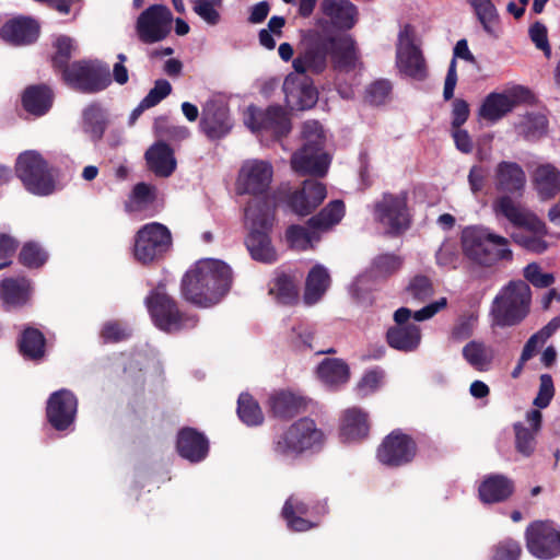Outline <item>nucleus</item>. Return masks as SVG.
Wrapping results in <instances>:
<instances>
[{
	"label": "nucleus",
	"instance_id": "1",
	"mask_svg": "<svg viewBox=\"0 0 560 560\" xmlns=\"http://www.w3.org/2000/svg\"><path fill=\"white\" fill-rule=\"evenodd\" d=\"M233 272L222 260L206 258L195 262L180 280L182 298L198 307L217 305L231 290Z\"/></svg>",
	"mask_w": 560,
	"mask_h": 560
},
{
	"label": "nucleus",
	"instance_id": "2",
	"mask_svg": "<svg viewBox=\"0 0 560 560\" xmlns=\"http://www.w3.org/2000/svg\"><path fill=\"white\" fill-rule=\"evenodd\" d=\"M460 243L464 256L480 267L489 268L513 259L509 240L482 225L466 226Z\"/></svg>",
	"mask_w": 560,
	"mask_h": 560
},
{
	"label": "nucleus",
	"instance_id": "3",
	"mask_svg": "<svg viewBox=\"0 0 560 560\" xmlns=\"http://www.w3.org/2000/svg\"><path fill=\"white\" fill-rule=\"evenodd\" d=\"M324 443L322 429L312 418L303 417L273 436L272 451L279 457L296 459L307 452L319 451Z\"/></svg>",
	"mask_w": 560,
	"mask_h": 560
},
{
	"label": "nucleus",
	"instance_id": "4",
	"mask_svg": "<svg viewBox=\"0 0 560 560\" xmlns=\"http://www.w3.org/2000/svg\"><path fill=\"white\" fill-rule=\"evenodd\" d=\"M532 291L524 280H511L494 296L490 316L492 325L501 328L520 325L529 314Z\"/></svg>",
	"mask_w": 560,
	"mask_h": 560
},
{
	"label": "nucleus",
	"instance_id": "5",
	"mask_svg": "<svg viewBox=\"0 0 560 560\" xmlns=\"http://www.w3.org/2000/svg\"><path fill=\"white\" fill-rule=\"evenodd\" d=\"M144 304L153 324L162 331L175 334L184 329H192L199 318L195 314L184 312L178 302L167 293L166 285L159 282L144 299Z\"/></svg>",
	"mask_w": 560,
	"mask_h": 560
},
{
	"label": "nucleus",
	"instance_id": "6",
	"mask_svg": "<svg viewBox=\"0 0 560 560\" xmlns=\"http://www.w3.org/2000/svg\"><path fill=\"white\" fill-rule=\"evenodd\" d=\"M495 209L504 215L514 226L524 228L533 234L522 232L513 233L512 240L521 247L541 254L547 250L548 244L544 240L548 230L546 223L535 213L516 205L510 196H502L495 201Z\"/></svg>",
	"mask_w": 560,
	"mask_h": 560
},
{
	"label": "nucleus",
	"instance_id": "7",
	"mask_svg": "<svg viewBox=\"0 0 560 560\" xmlns=\"http://www.w3.org/2000/svg\"><path fill=\"white\" fill-rule=\"evenodd\" d=\"M15 175L24 188L36 196H48L56 190L54 170L36 151L21 153L15 162Z\"/></svg>",
	"mask_w": 560,
	"mask_h": 560
},
{
	"label": "nucleus",
	"instance_id": "8",
	"mask_svg": "<svg viewBox=\"0 0 560 560\" xmlns=\"http://www.w3.org/2000/svg\"><path fill=\"white\" fill-rule=\"evenodd\" d=\"M61 79L68 86L84 94L98 93L112 83L108 65L97 59L72 61Z\"/></svg>",
	"mask_w": 560,
	"mask_h": 560
},
{
	"label": "nucleus",
	"instance_id": "9",
	"mask_svg": "<svg viewBox=\"0 0 560 560\" xmlns=\"http://www.w3.org/2000/svg\"><path fill=\"white\" fill-rule=\"evenodd\" d=\"M332 47V36L316 30L308 31L301 42L298 56L292 61L294 71L299 74L323 73Z\"/></svg>",
	"mask_w": 560,
	"mask_h": 560
},
{
	"label": "nucleus",
	"instance_id": "10",
	"mask_svg": "<svg viewBox=\"0 0 560 560\" xmlns=\"http://www.w3.org/2000/svg\"><path fill=\"white\" fill-rule=\"evenodd\" d=\"M173 240L167 226L159 222L147 223L135 235L133 256L142 265L164 258Z\"/></svg>",
	"mask_w": 560,
	"mask_h": 560
},
{
	"label": "nucleus",
	"instance_id": "11",
	"mask_svg": "<svg viewBox=\"0 0 560 560\" xmlns=\"http://www.w3.org/2000/svg\"><path fill=\"white\" fill-rule=\"evenodd\" d=\"M418 452L416 439L401 429H395L377 446L376 459L388 468H400L410 465Z\"/></svg>",
	"mask_w": 560,
	"mask_h": 560
},
{
	"label": "nucleus",
	"instance_id": "12",
	"mask_svg": "<svg viewBox=\"0 0 560 560\" xmlns=\"http://www.w3.org/2000/svg\"><path fill=\"white\" fill-rule=\"evenodd\" d=\"M326 197V185L313 178L303 180L299 187H289L279 192L280 201L299 217L312 214Z\"/></svg>",
	"mask_w": 560,
	"mask_h": 560
},
{
	"label": "nucleus",
	"instance_id": "13",
	"mask_svg": "<svg viewBox=\"0 0 560 560\" xmlns=\"http://www.w3.org/2000/svg\"><path fill=\"white\" fill-rule=\"evenodd\" d=\"M173 22V13L168 7L151 4L138 15L135 31L139 42L152 45L168 37Z\"/></svg>",
	"mask_w": 560,
	"mask_h": 560
},
{
	"label": "nucleus",
	"instance_id": "14",
	"mask_svg": "<svg viewBox=\"0 0 560 560\" xmlns=\"http://www.w3.org/2000/svg\"><path fill=\"white\" fill-rule=\"evenodd\" d=\"M373 214L378 223L386 226L388 234L400 235L410 225L407 192L402 191L397 195L384 192L382 198L374 203Z\"/></svg>",
	"mask_w": 560,
	"mask_h": 560
},
{
	"label": "nucleus",
	"instance_id": "15",
	"mask_svg": "<svg viewBox=\"0 0 560 560\" xmlns=\"http://www.w3.org/2000/svg\"><path fill=\"white\" fill-rule=\"evenodd\" d=\"M245 125L253 132L266 133L273 139L287 137L292 129L290 116L280 105H270L265 109L248 106Z\"/></svg>",
	"mask_w": 560,
	"mask_h": 560
},
{
	"label": "nucleus",
	"instance_id": "16",
	"mask_svg": "<svg viewBox=\"0 0 560 560\" xmlns=\"http://www.w3.org/2000/svg\"><path fill=\"white\" fill-rule=\"evenodd\" d=\"M525 538L528 551L538 559L549 560L560 555V530L550 521L530 523Z\"/></svg>",
	"mask_w": 560,
	"mask_h": 560
},
{
	"label": "nucleus",
	"instance_id": "17",
	"mask_svg": "<svg viewBox=\"0 0 560 560\" xmlns=\"http://www.w3.org/2000/svg\"><path fill=\"white\" fill-rule=\"evenodd\" d=\"M272 176L273 168L270 163L260 160L247 161L238 173L237 191L241 195H265L270 187Z\"/></svg>",
	"mask_w": 560,
	"mask_h": 560
},
{
	"label": "nucleus",
	"instance_id": "18",
	"mask_svg": "<svg viewBox=\"0 0 560 560\" xmlns=\"http://www.w3.org/2000/svg\"><path fill=\"white\" fill-rule=\"evenodd\" d=\"M78 411L75 395L66 388L54 392L46 406L48 423L57 431L68 430L74 422Z\"/></svg>",
	"mask_w": 560,
	"mask_h": 560
},
{
	"label": "nucleus",
	"instance_id": "19",
	"mask_svg": "<svg viewBox=\"0 0 560 560\" xmlns=\"http://www.w3.org/2000/svg\"><path fill=\"white\" fill-rule=\"evenodd\" d=\"M287 105L293 110L313 108L318 101V92L313 81L305 74L289 73L282 84Z\"/></svg>",
	"mask_w": 560,
	"mask_h": 560
},
{
	"label": "nucleus",
	"instance_id": "20",
	"mask_svg": "<svg viewBox=\"0 0 560 560\" xmlns=\"http://www.w3.org/2000/svg\"><path fill=\"white\" fill-rule=\"evenodd\" d=\"M328 512L327 501L311 504L305 500L290 495L282 508L281 515L287 522V526L292 532H306L314 528L317 524L303 517L307 514L324 515Z\"/></svg>",
	"mask_w": 560,
	"mask_h": 560
},
{
	"label": "nucleus",
	"instance_id": "21",
	"mask_svg": "<svg viewBox=\"0 0 560 560\" xmlns=\"http://www.w3.org/2000/svg\"><path fill=\"white\" fill-rule=\"evenodd\" d=\"M199 127L210 140L225 137L232 129L229 106L220 100H210L202 107Z\"/></svg>",
	"mask_w": 560,
	"mask_h": 560
},
{
	"label": "nucleus",
	"instance_id": "22",
	"mask_svg": "<svg viewBox=\"0 0 560 560\" xmlns=\"http://www.w3.org/2000/svg\"><path fill=\"white\" fill-rule=\"evenodd\" d=\"M34 287L31 279L24 276L5 277L0 281V301L5 312L26 306L33 296Z\"/></svg>",
	"mask_w": 560,
	"mask_h": 560
},
{
	"label": "nucleus",
	"instance_id": "23",
	"mask_svg": "<svg viewBox=\"0 0 560 560\" xmlns=\"http://www.w3.org/2000/svg\"><path fill=\"white\" fill-rule=\"evenodd\" d=\"M39 33V23L31 16L23 15L8 20L0 28V37L13 46L33 44Z\"/></svg>",
	"mask_w": 560,
	"mask_h": 560
},
{
	"label": "nucleus",
	"instance_id": "24",
	"mask_svg": "<svg viewBox=\"0 0 560 560\" xmlns=\"http://www.w3.org/2000/svg\"><path fill=\"white\" fill-rule=\"evenodd\" d=\"M176 450L182 458L190 463H200L208 456L209 440L197 429L185 427L177 433Z\"/></svg>",
	"mask_w": 560,
	"mask_h": 560
},
{
	"label": "nucleus",
	"instance_id": "25",
	"mask_svg": "<svg viewBox=\"0 0 560 560\" xmlns=\"http://www.w3.org/2000/svg\"><path fill=\"white\" fill-rule=\"evenodd\" d=\"M330 164L329 155L326 152L300 149L291 158L292 170L299 175H311L324 177Z\"/></svg>",
	"mask_w": 560,
	"mask_h": 560
},
{
	"label": "nucleus",
	"instance_id": "26",
	"mask_svg": "<svg viewBox=\"0 0 560 560\" xmlns=\"http://www.w3.org/2000/svg\"><path fill=\"white\" fill-rule=\"evenodd\" d=\"M400 42L397 48V65L400 71L412 79L424 80L427 68L421 50L410 39L404 43L402 34H400Z\"/></svg>",
	"mask_w": 560,
	"mask_h": 560
},
{
	"label": "nucleus",
	"instance_id": "27",
	"mask_svg": "<svg viewBox=\"0 0 560 560\" xmlns=\"http://www.w3.org/2000/svg\"><path fill=\"white\" fill-rule=\"evenodd\" d=\"M515 490L514 481L501 474L485 477L478 487V495L482 503L493 504L506 501Z\"/></svg>",
	"mask_w": 560,
	"mask_h": 560
},
{
	"label": "nucleus",
	"instance_id": "28",
	"mask_svg": "<svg viewBox=\"0 0 560 560\" xmlns=\"http://www.w3.org/2000/svg\"><path fill=\"white\" fill-rule=\"evenodd\" d=\"M268 405L273 418L290 420L305 410L306 400L290 390H279L270 395Z\"/></svg>",
	"mask_w": 560,
	"mask_h": 560
},
{
	"label": "nucleus",
	"instance_id": "29",
	"mask_svg": "<svg viewBox=\"0 0 560 560\" xmlns=\"http://www.w3.org/2000/svg\"><path fill=\"white\" fill-rule=\"evenodd\" d=\"M148 168L159 177H168L176 168L174 150L165 141H156L144 154Z\"/></svg>",
	"mask_w": 560,
	"mask_h": 560
},
{
	"label": "nucleus",
	"instance_id": "30",
	"mask_svg": "<svg viewBox=\"0 0 560 560\" xmlns=\"http://www.w3.org/2000/svg\"><path fill=\"white\" fill-rule=\"evenodd\" d=\"M46 337L35 327L26 326L16 340L19 353L27 361L40 362L46 355Z\"/></svg>",
	"mask_w": 560,
	"mask_h": 560
},
{
	"label": "nucleus",
	"instance_id": "31",
	"mask_svg": "<svg viewBox=\"0 0 560 560\" xmlns=\"http://www.w3.org/2000/svg\"><path fill=\"white\" fill-rule=\"evenodd\" d=\"M533 186L541 201L553 199L560 192V171L550 163L538 165L533 173Z\"/></svg>",
	"mask_w": 560,
	"mask_h": 560
},
{
	"label": "nucleus",
	"instance_id": "32",
	"mask_svg": "<svg viewBox=\"0 0 560 560\" xmlns=\"http://www.w3.org/2000/svg\"><path fill=\"white\" fill-rule=\"evenodd\" d=\"M495 182L498 190L522 194L526 184V175L516 162L502 161L495 168Z\"/></svg>",
	"mask_w": 560,
	"mask_h": 560
},
{
	"label": "nucleus",
	"instance_id": "33",
	"mask_svg": "<svg viewBox=\"0 0 560 560\" xmlns=\"http://www.w3.org/2000/svg\"><path fill=\"white\" fill-rule=\"evenodd\" d=\"M330 58L334 68L338 71H353L359 61V52L355 40L351 36L332 37Z\"/></svg>",
	"mask_w": 560,
	"mask_h": 560
},
{
	"label": "nucleus",
	"instance_id": "34",
	"mask_svg": "<svg viewBox=\"0 0 560 560\" xmlns=\"http://www.w3.org/2000/svg\"><path fill=\"white\" fill-rule=\"evenodd\" d=\"M54 93L46 84L27 86L22 94L23 108L36 116H44L52 106Z\"/></svg>",
	"mask_w": 560,
	"mask_h": 560
},
{
	"label": "nucleus",
	"instance_id": "35",
	"mask_svg": "<svg viewBox=\"0 0 560 560\" xmlns=\"http://www.w3.org/2000/svg\"><path fill=\"white\" fill-rule=\"evenodd\" d=\"M370 430L368 413L360 408L353 407L345 411L340 438L345 442L359 441L368 436Z\"/></svg>",
	"mask_w": 560,
	"mask_h": 560
},
{
	"label": "nucleus",
	"instance_id": "36",
	"mask_svg": "<svg viewBox=\"0 0 560 560\" xmlns=\"http://www.w3.org/2000/svg\"><path fill=\"white\" fill-rule=\"evenodd\" d=\"M320 9L340 28L350 30L357 22V7L349 0H323Z\"/></svg>",
	"mask_w": 560,
	"mask_h": 560
},
{
	"label": "nucleus",
	"instance_id": "37",
	"mask_svg": "<svg viewBox=\"0 0 560 560\" xmlns=\"http://www.w3.org/2000/svg\"><path fill=\"white\" fill-rule=\"evenodd\" d=\"M421 341V330L418 325H395L386 331V342L395 350L412 352L418 349Z\"/></svg>",
	"mask_w": 560,
	"mask_h": 560
},
{
	"label": "nucleus",
	"instance_id": "38",
	"mask_svg": "<svg viewBox=\"0 0 560 560\" xmlns=\"http://www.w3.org/2000/svg\"><path fill=\"white\" fill-rule=\"evenodd\" d=\"M246 248L250 257L262 264H273L278 259L277 250L271 243L270 232L250 230L246 240Z\"/></svg>",
	"mask_w": 560,
	"mask_h": 560
},
{
	"label": "nucleus",
	"instance_id": "39",
	"mask_svg": "<svg viewBox=\"0 0 560 560\" xmlns=\"http://www.w3.org/2000/svg\"><path fill=\"white\" fill-rule=\"evenodd\" d=\"M330 275L326 267L317 264L306 276L303 300L306 305L316 304L330 287Z\"/></svg>",
	"mask_w": 560,
	"mask_h": 560
},
{
	"label": "nucleus",
	"instance_id": "40",
	"mask_svg": "<svg viewBox=\"0 0 560 560\" xmlns=\"http://www.w3.org/2000/svg\"><path fill=\"white\" fill-rule=\"evenodd\" d=\"M517 102L513 97L504 93L492 92L485 97L478 115L487 121L495 122L512 112Z\"/></svg>",
	"mask_w": 560,
	"mask_h": 560
},
{
	"label": "nucleus",
	"instance_id": "41",
	"mask_svg": "<svg viewBox=\"0 0 560 560\" xmlns=\"http://www.w3.org/2000/svg\"><path fill=\"white\" fill-rule=\"evenodd\" d=\"M245 217L250 222V230L271 232L275 209L267 199H255L247 203Z\"/></svg>",
	"mask_w": 560,
	"mask_h": 560
},
{
	"label": "nucleus",
	"instance_id": "42",
	"mask_svg": "<svg viewBox=\"0 0 560 560\" xmlns=\"http://www.w3.org/2000/svg\"><path fill=\"white\" fill-rule=\"evenodd\" d=\"M345 212L346 207L342 200H331L318 213L307 220V225L319 233L328 231L341 221Z\"/></svg>",
	"mask_w": 560,
	"mask_h": 560
},
{
	"label": "nucleus",
	"instance_id": "43",
	"mask_svg": "<svg viewBox=\"0 0 560 560\" xmlns=\"http://www.w3.org/2000/svg\"><path fill=\"white\" fill-rule=\"evenodd\" d=\"M284 240L289 248L305 252L314 247V243L319 242L320 234L317 230L305 225L291 224L284 232Z\"/></svg>",
	"mask_w": 560,
	"mask_h": 560
},
{
	"label": "nucleus",
	"instance_id": "44",
	"mask_svg": "<svg viewBox=\"0 0 560 560\" xmlns=\"http://www.w3.org/2000/svg\"><path fill=\"white\" fill-rule=\"evenodd\" d=\"M460 58L465 61L474 63L476 61L475 56L468 48V43L466 39H459L454 47V56L450 62L447 73L444 81V90H443V98L445 101H450L454 97V90L457 84V61L456 59Z\"/></svg>",
	"mask_w": 560,
	"mask_h": 560
},
{
	"label": "nucleus",
	"instance_id": "45",
	"mask_svg": "<svg viewBox=\"0 0 560 560\" xmlns=\"http://www.w3.org/2000/svg\"><path fill=\"white\" fill-rule=\"evenodd\" d=\"M269 293L273 294L277 301L284 305H293L299 300V289L295 279L285 272L277 273Z\"/></svg>",
	"mask_w": 560,
	"mask_h": 560
},
{
	"label": "nucleus",
	"instance_id": "46",
	"mask_svg": "<svg viewBox=\"0 0 560 560\" xmlns=\"http://www.w3.org/2000/svg\"><path fill=\"white\" fill-rule=\"evenodd\" d=\"M462 354L470 366L480 372L487 371L493 360L492 350L478 340L467 342Z\"/></svg>",
	"mask_w": 560,
	"mask_h": 560
},
{
	"label": "nucleus",
	"instance_id": "47",
	"mask_svg": "<svg viewBox=\"0 0 560 560\" xmlns=\"http://www.w3.org/2000/svg\"><path fill=\"white\" fill-rule=\"evenodd\" d=\"M318 377L330 385L347 383L350 376L348 364L341 359H324L317 368Z\"/></svg>",
	"mask_w": 560,
	"mask_h": 560
},
{
	"label": "nucleus",
	"instance_id": "48",
	"mask_svg": "<svg viewBox=\"0 0 560 560\" xmlns=\"http://www.w3.org/2000/svg\"><path fill=\"white\" fill-rule=\"evenodd\" d=\"M237 416L248 427L260 425L264 413L258 401L248 393H242L237 399Z\"/></svg>",
	"mask_w": 560,
	"mask_h": 560
},
{
	"label": "nucleus",
	"instance_id": "49",
	"mask_svg": "<svg viewBox=\"0 0 560 560\" xmlns=\"http://www.w3.org/2000/svg\"><path fill=\"white\" fill-rule=\"evenodd\" d=\"M153 130L159 141L180 142L190 136V130L186 126L175 125L166 116L155 118Z\"/></svg>",
	"mask_w": 560,
	"mask_h": 560
},
{
	"label": "nucleus",
	"instance_id": "50",
	"mask_svg": "<svg viewBox=\"0 0 560 560\" xmlns=\"http://www.w3.org/2000/svg\"><path fill=\"white\" fill-rule=\"evenodd\" d=\"M472 8L478 21L482 25L483 31L491 35L497 36L493 25L499 21V13L491 0H466Z\"/></svg>",
	"mask_w": 560,
	"mask_h": 560
},
{
	"label": "nucleus",
	"instance_id": "51",
	"mask_svg": "<svg viewBox=\"0 0 560 560\" xmlns=\"http://www.w3.org/2000/svg\"><path fill=\"white\" fill-rule=\"evenodd\" d=\"M56 49L51 56V66L54 70L63 74L66 69L71 66L70 59L74 50L73 39L67 35H60L54 43Z\"/></svg>",
	"mask_w": 560,
	"mask_h": 560
},
{
	"label": "nucleus",
	"instance_id": "52",
	"mask_svg": "<svg viewBox=\"0 0 560 560\" xmlns=\"http://www.w3.org/2000/svg\"><path fill=\"white\" fill-rule=\"evenodd\" d=\"M84 129L94 141L101 140L106 129L102 108L97 104L89 105L83 112Z\"/></svg>",
	"mask_w": 560,
	"mask_h": 560
},
{
	"label": "nucleus",
	"instance_id": "53",
	"mask_svg": "<svg viewBox=\"0 0 560 560\" xmlns=\"http://www.w3.org/2000/svg\"><path fill=\"white\" fill-rule=\"evenodd\" d=\"M48 259L47 253L35 242L25 243L20 253L19 262L28 269H38L43 267Z\"/></svg>",
	"mask_w": 560,
	"mask_h": 560
},
{
	"label": "nucleus",
	"instance_id": "54",
	"mask_svg": "<svg viewBox=\"0 0 560 560\" xmlns=\"http://www.w3.org/2000/svg\"><path fill=\"white\" fill-rule=\"evenodd\" d=\"M303 144L301 149L324 152L325 135L322 125L316 120H307L302 126Z\"/></svg>",
	"mask_w": 560,
	"mask_h": 560
},
{
	"label": "nucleus",
	"instance_id": "55",
	"mask_svg": "<svg viewBox=\"0 0 560 560\" xmlns=\"http://www.w3.org/2000/svg\"><path fill=\"white\" fill-rule=\"evenodd\" d=\"M513 430L515 433V450L517 453L525 457L532 456L536 450V435L538 433L526 428L522 422L514 423Z\"/></svg>",
	"mask_w": 560,
	"mask_h": 560
},
{
	"label": "nucleus",
	"instance_id": "56",
	"mask_svg": "<svg viewBox=\"0 0 560 560\" xmlns=\"http://www.w3.org/2000/svg\"><path fill=\"white\" fill-rule=\"evenodd\" d=\"M402 266V258L395 254H381L371 265V272L376 277L387 278L397 272Z\"/></svg>",
	"mask_w": 560,
	"mask_h": 560
},
{
	"label": "nucleus",
	"instance_id": "57",
	"mask_svg": "<svg viewBox=\"0 0 560 560\" xmlns=\"http://www.w3.org/2000/svg\"><path fill=\"white\" fill-rule=\"evenodd\" d=\"M194 12L209 25H217L221 15L222 0H189Z\"/></svg>",
	"mask_w": 560,
	"mask_h": 560
},
{
	"label": "nucleus",
	"instance_id": "58",
	"mask_svg": "<svg viewBox=\"0 0 560 560\" xmlns=\"http://www.w3.org/2000/svg\"><path fill=\"white\" fill-rule=\"evenodd\" d=\"M392 90L390 81L386 79L375 80L365 89L364 100L370 105H383L389 98Z\"/></svg>",
	"mask_w": 560,
	"mask_h": 560
},
{
	"label": "nucleus",
	"instance_id": "59",
	"mask_svg": "<svg viewBox=\"0 0 560 560\" xmlns=\"http://www.w3.org/2000/svg\"><path fill=\"white\" fill-rule=\"evenodd\" d=\"M406 292L412 299L423 302L433 295V283L429 277L417 275L410 279Z\"/></svg>",
	"mask_w": 560,
	"mask_h": 560
},
{
	"label": "nucleus",
	"instance_id": "60",
	"mask_svg": "<svg viewBox=\"0 0 560 560\" xmlns=\"http://www.w3.org/2000/svg\"><path fill=\"white\" fill-rule=\"evenodd\" d=\"M104 343H117L130 338L131 330L118 320L106 322L100 334Z\"/></svg>",
	"mask_w": 560,
	"mask_h": 560
},
{
	"label": "nucleus",
	"instance_id": "61",
	"mask_svg": "<svg viewBox=\"0 0 560 560\" xmlns=\"http://www.w3.org/2000/svg\"><path fill=\"white\" fill-rule=\"evenodd\" d=\"M383 378L384 371L380 368L366 371L357 386L359 395L361 397H365L377 390L383 382Z\"/></svg>",
	"mask_w": 560,
	"mask_h": 560
},
{
	"label": "nucleus",
	"instance_id": "62",
	"mask_svg": "<svg viewBox=\"0 0 560 560\" xmlns=\"http://www.w3.org/2000/svg\"><path fill=\"white\" fill-rule=\"evenodd\" d=\"M521 553L520 542L512 538H505L494 546L491 560H518Z\"/></svg>",
	"mask_w": 560,
	"mask_h": 560
},
{
	"label": "nucleus",
	"instance_id": "63",
	"mask_svg": "<svg viewBox=\"0 0 560 560\" xmlns=\"http://www.w3.org/2000/svg\"><path fill=\"white\" fill-rule=\"evenodd\" d=\"M524 278L536 288H548L555 282L552 273H545L538 264H528L524 269Z\"/></svg>",
	"mask_w": 560,
	"mask_h": 560
},
{
	"label": "nucleus",
	"instance_id": "64",
	"mask_svg": "<svg viewBox=\"0 0 560 560\" xmlns=\"http://www.w3.org/2000/svg\"><path fill=\"white\" fill-rule=\"evenodd\" d=\"M539 381V390L533 404L536 407L544 409L549 406L551 399L553 398L555 386L550 374H541Z\"/></svg>",
	"mask_w": 560,
	"mask_h": 560
}]
</instances>
